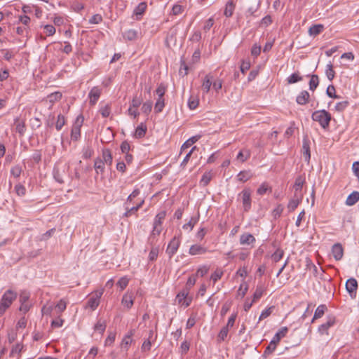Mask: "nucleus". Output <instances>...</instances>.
<instances>
[{
  "label": "nucleus",
  "mask_w": 359,
  "mask_h": 359,
  "mask_svg": "<svg viewBox=\"0 0 359 359\" xmlns=\"http://www.w3.org/2000/svg\"><path fill=\"white\" fill-rule=\"evenodd\" d=\"M283 210H284V208L282 205H280V204L278 205L273 210L272 214H273V217L275 219L279 217L281 215Z\"/></svg>",
  "instance_id": "54"
},
{
  "label": "nucleus",
  "mask_w": 359,
  "mask_h": 359,
  "mask_svg": "<svg viewBox=\"0 0 359 359\" xmlns=\"http://www.w3.org/2000/svg\"><path fill=\"white\" fill-rule=\"evenodd\" d=\"M153 103L151 101H147L143 103L141 110L145 114H149L152 109Z\"/></svg>",
  "instance_id": "44"
},
{
  "label": "nucleus",
  "mask_w": 359,
  "mask_h": 359,
  "mask_svg": "<svg viewBox=\"0 0 359 359\" xmlns=\"http://www.w3.org/2000/svg\"><path fill=\"white\" fill-rule=\"evenodd\" d=\"M332 253L336 260H341L344 255V249L342 245L340 243H335L332 248Z\"/></svg>",
  "instance_id": "12"
},
{
  "label": "nucleus",
  "mask_w": 359,
  "mask_h": 359,
  "mask_svg": "<svg viewBox=\"0 0 359 359\" xmlns=\"http://www.w3.org/2000/svg\"><path fill=\"white\" fill-rule=\"evenodd\" d=\"M22 170L20 165H16L13 166L11 170V174L15 178H18L20 176Z\"/></svg>",
  "instance_id": "47"
},
{
  "label": "nucleus",
  "mask_w": 359,
  "mask_h": 359,
  "mask_svg": "<svg viewBox=\"0 0 359 359\" xmlns=\"http://www.w3.org/2000/svg\"><path fill=\"white\" fill-rule=\"evenodd\" d=\"M304 183V180L302 177H298L295 180V182L294 184V194H302V189L303 187Z\"/></svg>",
  "instance_id": "28"
},
{
  "label": "nucleus",
  "mask_w": 359,
  "mask_h": 359,
  "mask_svg": "<svg viewBox=\"0 0 359 359\" xmlns=\"http://www.w3.org/2000/svg\"><path fill=\"white\" fill-rule=\"evenodd\" d=\"M311 118L313 121L318 122L323 128L326 129L329 127L332 116L328 111L323 109L314 111Z\"/></svg>",
  "instance_id": "2"
},
{
  "label": "nucleus",
  "mask_w": 359,
  "mask_h": 359,
  "mask_svg": "<svg viewBox=\"0 0 359 359\" xmlns=\"http://www.w3.org/2000/svg\"><path fill=\"white\" fill-rule=\"evenodd\" d=\"M116 334L110 332L104 341L105 346H111L115 341Z\"/></svg>",
  "instance_id": "59"
},
{
  "label": "nucleus",
  "mask_w": 359,
  "mask_h": 359,
  "mask_svg": "<svg viewBox=\"0 0 359 359\" xmlns=\"http://www.w3.org/2000/svg\"><path fill=\"white\" fill-rule=\"evenodd\" d=\"M359 201V192L353 191L348 195L346 200V204L348 206L353 205Z\"/></svg>",
  "instance_id": "23"
},
{
  "label": "nucleus",
  "mask_w": 359,
  "mask_h": 359,
  "mask_svg": "<svg viewBox=\"0 0 359 359\" xmlns=\"http://www.w3.org/2000/svg\"><path fill=\"white\" fill-rule=\"evenodd\" d=\"M166 91V87L163 83H161L158 85V88L156 90V93L158 95V97L163 98V96Z\"/></svg>",
  "instance_id": "51"
},
{
  "label": "nucleus",
  "mask_w": 359,
  "mask_h": 359,
  "mask_svg": "<svg viewBox=\"0 0 359 359\" xmlns=\"http://www.w3.org/2000/svg\"><path fill=\"white\" fill-rule=\"evenodd\" d=\"M233 9H234V5L233 4L232 0H231V1H228L227 4H226V7H225L224 12V15L226 17L231 16L233 14Z\"/></svg>",
  "instance_id": "41"
},
{
  "label": "nucleus",
  "mask_w": 359,
  "mask_h": 359,
  "mask_svg": "<svg viewBox=\"0 0 359 359\" xmlns=\"http://www.w3.org/2000/svg\"><path fill=\"white\" fill-rule=\"evenodd\" d=\"M288 328L287 327H283L275 334L272 339L278 344L280 339L286 336Z\"/></svg>",
  "instance_id": "25"
},
{
  "label": "nucleus",
  "mask_w": 359,
  "mask_h": 359,
  "mask_svg": "<svg viewBox=\"0 0 359 359\" xmlns=\"http://www.w3.org/2000/svg\"><path fill=\"white\" fill-rule=\"evenodd\" d=\"M302 154L305 161L309 162L311 158L310 142L307 137H305L303 139Z\"/></svg>",
  "instance_id": "9"
},
{
  "label": "nucleus",
  "mask_w": 359,
  "mask_h": 359,
  "mask_svg": "<svg viewBox=\"0 0 359 359\" xmlns=\"http://www.w3.org/2000/svg\"><path fill=\"white\" fill-rule=\"evenodd\" d=\"M323 30V25H315L311 26L309 29V33L311 36H316L320 34Z\"/></svg>",
  "instance_id": "29"
},
{
  "label": "nucleus",
  "mask_w": 359,
  "mask_h": 359,
  "mask_svg": "<svg viewBox=\"0 0 359 359\" xmlns=\"http://www.w3.org/2000/svg\"><path fill=\"white\" fill-rule=\"evenodd\" d=\"M84 118L82 115H79L72 128L71 131V139L74 141H77L81 137V128L83 125Z\"/></svg>",
  "instance_id": "4"
},
{
  "label": "nucleus",
  "mask_w": 359,
  "mask_h": 359,
  "mask_svg": "<svg viewBox=\"0 0 359 359\" xmlns=\"http://www.w3.org/2000/svg\"><path fill=\"white\" fill-rule=\"evenodd\" d=\"M102 160L104 161V164L108 165H111L112 164L113 158L109 149H104L102 150Z\"/></svg>",
  "instance_id": "24"
},
{
  "label": "nucleus",
  "mask_w": 359,
  "mask_h": 359,
  "mask_svg": "<svg viewBox=\"0 0 359 359\" xmlns=\"http://www.w3.org/2000/svg\"><path fill=\"white\" fill-rule=\"evenodd\" d=\"M177 34V28L176 27H172L168 30L165 38V43L168 46H169L170 43L175 44Z\"/></svg>",
  "instance_id": "10"
},
{
  "label": "nucleus",
  "mask_w": 359,
  "mask_h": 359,
  "mask_svg": "<svg viewBox=\"0 0 359 359\" xmlns=\"http://www.w3.org/2000/svg\"><path fill=\"white\" fill-rule=\"evenodd\" d=\"M199 104V100L197 97L190 96L188 100V107L190 109H195Z\"/></svg>",
  "instance_id": "39"
},
{
  "label": "nucleus",
  "mask_w": 359,
  "mask_h": 359,
  "mask_svg": "<svg viewBox=\"0 0 359 359\" xmlns=\"http://www.w3.org/2000/svg\"><path fill=\"white\" fill-rule=\"evenodd\" d=\"M273 309H274V306H270V307L264 309L261 313V314L259 316V320H261L265 319L267 317H269L271 314V313L273 312Z\"/></svg>",
  "instance_id": "46"
},
{
  "label": "nucleus",
  "mask_w": 359,
  "mask_h": 359,
  "mask_svg": "<svg viewBox=\"0 0 359 359\" xmlns=\"http://www.w3.org/2000/svg\"><path fill=\"white\" fill-rule=\"evenodd\" d=\"M102 293V291H100L93 294L87 302V306L90 307L92 310H95L100 304V299Z\"/></svg>",
  "instance_id": "7"
},
{
  "label": "nucleus",
  "mask_w": 359,
  "mask_h": 359,
  "mask_svg": "<svg viewBox=\"0 0 359 359\" xmlns=\"http://www.w3.org/2000/svg\"><path fill=\"white\" fill-rule=\"evenodd\" d=\"M319 84V77L316 74H313L311 76V79L309 81V89L312 91H314Z\"/></svg>",
  "instance_id": "30"
},
{
  "label": "nucleus",
  "mask_w": 359,
  "mask_h": 359,
  "mask_svg": "<svg viewBox=\"0 0 359 359\" xmlns=\"http://www.w3.org/2000/svg\"><path fill=\"white\" fill-rule=\"evenodd\" d=\"M313 307H314V305L312 303H309L308 304V306H307L306 311L303 313L302 318L304 320L306 317L311 316V314L313 313Z\"/></svg>",
  "instance_id": "57"
},
{
  "label": "nucleus",
  "mask_w": 359,
  "mask_h": 359,
  "mask_svg": "<svg viewBox=\"0 0 359 359\" xmlns=\"http://www.w3.org/2000/svg\"><path fill=\"white\" fill-rule=\"evenodd\" d=\"M122 304L127 307V309H130L133 305V295L132 293L126 292L122 298Z\"/></svg>",
  "instance_id": "22"
},
{
  "label": "nucleus",
  "mask_w": 359,
  "mask_h": 359,
  "mask_svg": "<svg viewBox=\"0 0 359 359\" xmlns=\"http://www.w3.org/2000/svg\"><path fill=\"white\" fill-rule=\"evenodd\" d=\"M15 131L20 136H23L26 131V126L25 120L17 117L14 119Z\"/></svg>",
  "instance_id": "8"
},
{
  "label": "nucleus",
  "mask_w": 359,
  "mask_h": 359,
  "mask_svg": "<svg viewBox=\"0 0 359 359\" xmlns=\"http://www.w3.org/2000/svg\"><path fill=\"white\" fill-rule=\"evenodd\" d=\"M190 343L187 341H184L182 343L180 346V351L182 355H185L189 350Z\"/></svg>",
  "instance_id": "58"
},
{
  "label": "nucleus",
  "mask_w": 359,
  "mask_h": 359,
  "mask_svg": "<svg viewBox=\"0 0 359 359\" xmlns=\"http://www.w3.org/2000/svg\"><path fill=\"white\" fill-rule=\"evenodd\" d=\"M198 218L199 215L197 217H192L188 223L183 225V229L191 230L194 225L198 222Z\"/></svg>",
  "instance_id": "42"
},
{
  "label": "nucleus",
  "mask_w": 359,
  "mask_h": 359,
  "mask_svg": "<svg viewBox=\"0 0 359 359\" xmlns=\"http://www.w3.org/2000/svg\"><path fill=\"white\" fill-rule=\"evenodd\" d=\"M212 179V174L210 172H205L200 181V184L203 187L207 186Z\"/></svg>",
  "instance_id": "37"
},
{
  "label": "nucleus",
  "mask_w": 359,
  "mask_h": 359,
  "mask_svg": "<svg viewBox=\"0 0 359 359\" xmlns=\"http://www.w3.org/2000/svg\"><path fill=\"white\" fill-rule=\"evenodd\" d=\"M124 37L129 41L134 40L137 37V32L134 29H129L124 33Z\"/></svg>",
  "instance_id": "52"
},
{
  "label": "nucleus",
  "mask_w": 359,
  "mask_h": 359,
  "mask_svg": "<svg viewBox=\"0 0 359 359\" xmlns=\"http://www.w3.org/2000/svg\"><path fill=\"white\" fill-rule=\"evenodd\" d=\"M201 137V135H197L195 136H193L188 139L182 146L181 147V151L182 150H184L189 147H190L192 144H194L195 142H196Z\"/></svg>",
  "instance_id": "27"
},
{
  "label": "nucleus",
  "mask_w": 359,
  "mask_h": 359,
  "mask_svg": "<svg viewBox=\"0 0 359 359\" xmlns=\"http://www.w3.org/2000/svg\"><path fill=\"white\" fill-rule=\"evenodd\" d=\"M100 94L101 90L97 86L93 87L88 94L90 104L92 105L95 104L100 96Z\"/></svg>",
  "instance_id": "13"
},
{
  "label": "nucleus",
  "mask_w": 359,
  "mask_h": 359,
  "mask_svg": "<svg viewBox=\"0 0 359 359\" xmlns=\"http://www.w3.org/2000/svg\"><path fill=\"white\" fill-rule=\"evenodd\" d=\"M62 98V93L60 92H55L47 96V101L53 104L55 102L60 100Z\"/></svg>",
  "instance_id": "36"
},
{
  "label": "nucleus",
  "mask_w": 359,
  "mask_h": 359,
  "mask_svg": "<svg viewBox=\"0 0 359 359\" xmlns=\"http://www.w3.org/2000/svg\"><path fill=\"white\" fill-rule=\"evenodd\" d=\"M212 76L210 74L205 76L201 86L203 93H208L210 91V87L212 85Z\"/></svg>",
  "instance_id": "18"
},
{
  "label": "nucleus",
  "mask_w": 359,
  "mask_h": 359,
  "mask_svg": "<svg viewBox=\"0 0 359 359\" xmlns=\"http://www.w3.org/2000/svg\"><path fill=\"white\" fill-rule=\"evenodd\" d=\"M147 130V126L141 123L136 128L135 132V137L137 138H142L144 137Z\"/></svg>",
  "instance_id": "26"
},
{
  "label": "nucleus",
  "mask_w": 359,
  "mask_h": 359,
  "mask_svg": "<svg viewBox=\"0 0 359 359\" xmlns=\"http://www.w3.org/2000/svg\"><path fill=\"white\" fill-rule=\"evenodd\" d=\"M166 213L165 211H161L158 213L154 221L153 230L151 234V236H159L162 231V223L165 217Z\"/></svg>",
  "instance_id": "3"
},
{
  "label": "nucleus",
  "mask_w": 359,
  "mask_h": 359,
  "mask_svg": "<svg viewBox=\"0 0 359 359\" xmlns=\"http://www.w3.org/2000/svg\"><path fill=\"white\" fill-rule=\"evenodd\" d=\"M67 307V304L63 299H60V302L56 304L55 308L57 309L58 313L63 312Z\"/></svg>",
  "instance_id": "60"
},
{
  "label": "nucleus",
  "mask_w": 359,
  "mask_h": 359,
  "mask_svg": "<svg viewBox=\"0 0 359 359\" xmlns=\"http://www.w3.org/2000/svg\"><path fill=\"white\" fill-rule=\"evenodd\" d=\"M284 255V252L281 249H277L271 255V259L273 262H279Z\"/></svg>",
  "instance_id": "43"
},
{
  "label": "nucleus",
  "mask_w": 359,
  "mask_h": 359,
  "mask_svg": "<svg viewBox=\"0 0 359 359\" xmlns=\"http://www.w3.org/2000/svg\"><path fill=\"white\" fill-rule=\"evenodd\" d=\"M335 323V318L334 317H328L327 321L319 326L318 330L322 333L324 334L327 332V330L334 325Z\"/></svg>",
  "instance_id": "15"
},
{
  "label": "nucleus",
  "mask_w": 359,
  "mask_h": 359,
  "mask_svg": "<svg viewBox=\"0 0 359 359\" xmlns=\"http://www.w3.org/2000/svg\"><path fill=\"white\" fill-rule=\"evenodd\" d=\"M128 284V279L126 277H122L119 279L117 283V285L120 287L121 290L125 289Z\"/></svg>",
  "instance_id": "63"
},
{
  "label": "nucleus",
  "mask_w": 359,
  "mask_h": 359,
  "mask_svg": "<svg viewBox=\"0 0 359 359\" xmlns=\"http://www.w3.org/2000/svg\"><path fill=\"white\" fill-rule=\"evenodd\" d=\"M310 95L308 91L302 90L296 98V102L301 105H304L309 102Z\"/></svg>",
  "instance_id": "16"
},
{
  "label": "nucleus",
  "mask_w": 359,
  "mask_h": 359,
  "mask_svg": "<svg viewBox=\"0 0 359 359\" xmlns=\"http://www.w3.org/2000/svg\"><path fill=\"white\" fill-rule=\"evenodd\" d=\"M158 247H152L151 250H150V252L149 254V261H155L157 257H158Z\"/></svg>",
  "instance_id": "45"
},
{
  "label": "nucleus",
  "mask_w": 359,
  "mask_h": 359,
  "mask_svg": "<svg viewBox=\"0 0 359 359\" xmlns=\"http://www.w3.org/2000/svg\"><path fill=\"white\" fill-rule=\"evenodd\" d=\"M325 74L329 81H332L335 76V72L333 69V65L331 62L326 65Z\"/></svg>",
  "instance_id": "35"
},
{
  "label": "nucleus",
  "mask_w": 359,
  "mask_h": 359,
  "mask_svg": "<svg viewBox=\"0 0 359 359\" xmlns=\"http://www.w3.org/2000/svg\"><path fill=\"white\" fill-rule=\"evenodd\" d=\"M223 275V272L221 270H216L210 277V279L215 283L218 280H219Z\"/></svg>",
  "instance_id": "56"
},
{
  "label": "nucleus",
  "mask_w": 359,
  "mask_h": 359,
  "mask_svg": "<svg viewBox=\"0 0 359 359\" xmlns=\"http://www.w3.org/2000/svg\"><path fill=\"white\" fill-rule=\"evenodd\" d=\"M141 103L142 100L135 96L133 98L130 107H131V108L137 109Z\"/></svg>",
  "instance_id": "64"
},
{
  "label": "nucleus",
  "mask_w": 359,
  "mask_h": 359,
  "mask_svg": "<svg viewBox=\"0 0 359 359\" xmlns=\"http://www.w3.org/2000/svg\"><path fill=\"white\" fill-rule=\"evenodd\" d=\"M126 205V212L124 214V215L126 217H130L132 214H134L135 212H136L139 209H138V207H137L136 205L135 206H133V207H130L129 204L128 205Z\"/></svg>",
  "instance_id": "53"
},
{
  "label": "nucleus",
  "mask_w": 359,
  "mask_h": 359,
  "mask_svg": "<svg viewBox=\"0 0 359 359\" xmlns=\"http://www.w3.org/2000/svg\"><path fill=\"white\" fill-rule=\"evenodd\" d=\"M180 245V239L179 237L174 236L172 239L168 243L166 249V253L169 257L171 258L177 252Z\"/></svg>",
  "instance_id": "5"
},
{
  "label": "nucleus",
  "mask_w": 359,
  "mask_h": 359,
  "mask_svg": "<svg viewBox=\"0 0 359 359\" xmlns=\"http://www.w3.org/2000/svg\"><path fill=\"white\" fill-rule=\"evenodd\" d=\"M65 123L66 120L65 116L62 114H60L57 116V121L55 123V128L57 129V130L60 131L65 126Z\"/></svg>",
  "instance_id": "40"
},
{
  "label": "nucleus",
  "mask_w": 359,
  "mask_h": 359,
  "mask_svg": "<svg viewBox=\"0 0 359 359\" xmlns=\"http://www.w3.org/2000/svg\"><path fill=\"white\" fill-rule=\"evenodd\" d=\"M326 94L327 95L328 97L332 98L337 99L339 97L337 95H336L335 88L333 85H330L327 88Z\"/></svg>",
  "instance_id": "48"
},
{
  "label": "nucleus",
  "mask_w": 359,
  "mask_h": 359,
  "mask_svg": "<svg viewBox=\"0 0 359 359\" xmlns=\"http://www.w3.org/2000/svg\"><path fill=\"white\" fill-rule=\"evenodd\" d=\"M94 168L97 175L102 174L104 172V162L101 158L97 157L95 159Z\"/></svg>",
  "instance_id": "21"
},
{
  "label": "nucleus",
  "mask_w": 359,
  "mask_h": 359,
  "mask_svg": "<svg viewBox=\"0 0 359 359\" xmlns=\"http://www.w3.org/2000/svg\"><path fill=\"white\" fill-rule=\"evenodd\" d=\"M357 288H358V283L355 278H349L348 280H347V281L346 283V289L349 294H352L353 293L355 294Z\"/></svg>",
  "instance_id": "14"
},
{
  "label": "nucleus",
  "mask_w": 359,
  "mask_h": 359,
  "mask_svg": "<svg viewBox=\"0 0 359 359\" xmlns=\"http://www.w3.org/2000/svg\"><path fill=\"white\" fill-rule=\"evenodd\" d=\"M15 191L18 196H23L26 194V189L25 186L21 184H18L15 186Z\"/></svg>",
  "instance_id": "50"
},
{
  "label": "nucleus",
  "mask_w": 359,
  "mask_h": 359,
  "mask_svg": "<svg viewBox=\"0 0 359 359\" xmlns=\"http://www.w3.org/2000/svg\"><path fill=\"white\" fill-rule=\"evenodd\" d=\"M302 199V194H294L293 198H292L287 205V208L290 212L294 211L299 205V204L301 203Z\"/></svg>",
  "instance_id": "11"
},
{
  "label": "nucleus",
  "mask_w": 359,
  "mask_h": 359,
  "mask_svg": "<svg viewBox=\"0 0 359 359\" xmlns=\"http://www.w3.org/2000/svg\"><path fill=\"white\" fill-rule=\"evenodd\" d=\"M327 310V308L325 304L319 305L315 311L314 316L311 320V323H313L315 320L323 317Z\"/></svg>",
  "instance_id": "17"
},
{
  "label": "nucleus",
  "mask_w": 359,
  "mask_h": 359,
  "mask_svg": "<svg viewBox=\"0 0 359 359\" xmlns=\"http://www.w3.org/2000/svg\"><path fill=\"white\" fill-rule=\"evenodd\" d=\"M147 8V4L145 1L140 2L134 9L133 18L136 20H140Z\"/></svg>",
  "instance_id": "6"
},
{
  "label": "nucleus",
  "mask_w": 359,
  "mask_h": 359,
  "mask_svg": "<svg viewBox=\"0 0 359 359\" xmlns=\"http://www.w3.org/2000/svg\"><path fill=\"white\" fill-rule=\"evenodd\" d=\"M207 252L206 248L200 245H193L190 247L189 253L191 255H203Z\"/></svg>",
  "instance_id": "20"
},
{
  "label": "nucleus",
  "mask_w": 359,
  "mask_h": 359,
  "mask_svg": "<svg viewBox=\"0 0 359 359\" xmlns=\"http://www.w3.org/2000/svg\"><path fill=\"white\" fill-rule=\"evenodd\" d=\"M17 292L12 290H8L4 292L0 300V316L4 314L6 309L11 306L13 302L17 298Z\"/></svg>",
  "instance_id": "1"
},
{
  "label": "nucleus",
  "mask_w": 359,
  "mask_h": 359,
  "mask_svg": "<svg viewBox=\"0 0 359 359\" xmlns=\"http://www.w3.org/2000/svg\"><path fill=\"white\" fill-rule=\"evenodd\" d=\"M266 287L264 285L259 284L257 286V288L253 294L252 302H256L262 297Z\"/></svg>",
  "instance_id": "19"
},
{
  "label": "nucleus",
  "mask_w": 359,
  "mask_h": 359,
  "mask_svg": "<svg viewBox=\"0 0 359 359\" xmlns=\"http://www.w3.org/2000/svg\"><path fill=\"white\" fill-rule=\"evenodd\" d=\"M238 69L241 71L243 76H244L245 74L246 70H247V66L245 65L244 58H242L240 60L239 65H238Z\"/></svg>",
  "instance_id": "61"
},
{
  "label": "nucleus",
  "mask_w": 359,
  "mask_h": 359,
  "mask_svg": "<svg viewBox=\"0 0 359 359\" xmlns=\"http://www.w3.org/2000/svg\"><path fill=\"white\" fill-rule=\"evenodd\" d=\"M213 25H214V20L212 18H210L205 22V25L203 26V30L205 32H208L210 29V28L213 26Z\"/></svg>",
  "instance_id": "62"
},
{
  "label": "nucleus",
  "mask_w": 359,
  "mask_h": 359,
  "mask_svg": "<svg viewBox=\"0 0 359 359\" xmlns=\"http://www.w3.org/2000/svg\"><path fill=\"white\" fill-rule=\"evenodd\" d=\"M165 107V100L164 98L158 97L155 106H154V111L156 114L161 113Z\"/></svg>",
  "instance_id": "32"
},
{
  "label": "nucleus",
  "mask_w": 359,
  "mask_h": 359,
  "mask_svg": "<svg viewBox=\"0 0 359 359\" xmlns=\"http://www.w3.org/2000/svg\"><path fill=\"white\" fill-rule=\"evenodd\" d=\"M247 292V283L243 282L238 288L236 294L237 299H242L244 298L245 294Z\"/></svg>",
  "instance_id": "31"
},
{
  "label": "nucleus",
  "mask_w": 359,
  "mask_h": 359,
  "mask_svg": "<svg viewBox=\"0 0 359 359\" xmlns=\"http://www.w3.org/2000/svg\"><path fill=\"white\" fill-rule=\"evenodd\" d=\"M107 324L105 320L100 319L94 326V330L99 332L100 334H103L105 331Z\"/></svg>",
  "instance_id": "33"
},
{
  "label": "nucleus",
  "mask_w": 359,
  "mask_h": 359,
  "mask_svg": "<svg viewBox=\"0 0 359 359\" xmlns=\"http://www.w3.org/2000/svg\"><path fill=\"white\" fill-rule=\"evenodd\" d=\"M278 344L276 343L274 340L271 339L268 346L266 348L263 355L266 357L268 355L272 353L276 348V346Z\"/></svg>",
  "instance_id": "34"
},
{
  "label": "nucleus",
  "mask_w": 359,
  "mask_h": 359,
  "mask_svg": "<svg viewBox=\"0 0 359 359\" xmlns=\"http://www.w3.org/2000/svg\"><path fill=\"white\" fill-rule=\"evenodd\" d=\"M44 32L46 36H53L55 33V28L52 25H46L43 26Z\"/></svg>",
  "instance_id": "49"
},
{
  "label": "nucleus",
  "mask_w": 359,
  "mask_h": 359,
  "mask_svg": "<svg viewBox=\"0 0 359 359\" xmlns=\"http://www.w3.org/2000/svg\"><path fill=\"white\" fill-rule=\"evenodd\" d=\"M302 80V76H301L298 72L291 74L287 79V81L289 84L295 83L298 81H301Z\"/></svg>",
  "instance_id": "38"
},
{
  "label": "nucleus",
  "mask_w": 359,
  "mask_h": 359,
  "mask_svg": "<svg viewBox=\"0 0 359 359\" xmlns=\"http://www.w3.org/2000/svg\"><path fill=\"white\" fill-rule=\"evenodd\" d=\"M348 101L339 102L336 104L335 109L337 111H343L348 106Z\"/></svg>",
  "instance_id": "55"
}]
</instances>
